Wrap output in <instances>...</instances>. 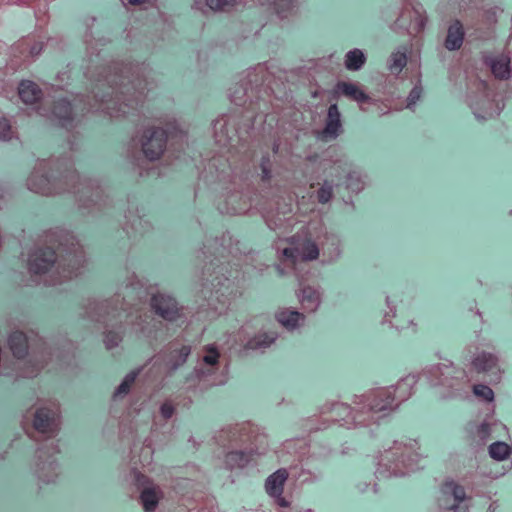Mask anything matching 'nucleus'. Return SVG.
Here are the masks:
<instances>
[{"instance_id":"nucleus-1","label":"nucleus","mask_w":512,"mask_h":512,"mask_svg":"<svg viewBox=\"0 0 512 512\" xmlns=\"http://www.w3.org/2000/svg\"><path fill=\"white\" fill-rule=\"evenodd\" d=\"M86 26L84 42L89 65L85 76L91 84V95H77L72 100L59 98L52 110H48L37 105L43 98V92L35 82L23 80L18 85V96L23 103L36 105L33 110L39 115L56 120L66 129L74 128L88 112L120 118L137 111L153 85L149 78L151 71L145 63L103 64L96 46L104 45L106 39L96 38L92 26L89 23Z\"/></svg>"},{"instance_id":"nucleus-2","label":"nucleus","mask_w":512,"mask_h":512,"mask_svg":"<svg viewBox=\"0 0 512 512\" xmlns=\"http://www.w3.org/2000/svg\"><path fill=\"white\" fill-rule=\"evenodd\" d=\"M438 387L445 397H456L467 392L472 382L468 372L451 361L426 366L419 374L401 378L396 385L379 387L355 395L352 405L356 407V418L363 426L378 423L395 412L400 404L413 394V387L419 379Z\"/></svg>"},{"instance_id":"nucleus-3","label":"nucleus","mask_w":512,"mask_h":512,"mask_svg":"<svg viewBox=\"0 0 512 512\" xmlns=\"http://www.w3.org/2000/svg\"><path fill=\"white\" fill-rule=\"evenodd\" d=\"M147 297L143 282L132 271L128 263L119 291L107 299H88L83 306V315L104 327L103 342L106 349L117 347L123 339L124 323L130 324L138 337L151 340L156 323L147 314L138 313L136 306Z\"/></svg>"},{"instance_id":"nucleus-4","label":"nucleus","mask_w":512,"mask_h":512,"mask_svg":"<svg viewBox=\"0 0 512 512\" xmlns=\"http://www.w3.org/2000/svg\"><path fill=\"white\" fill-rule=\"evenodd\" d=\"M28 190L42 196L73 194L78 208L93 213L107 207L108 196L98 179L81 177L70 157L38 160L26 180Z\"/></svg>"},{"instance_id":"nucleus-5","label":"nucleus","mask_w":512,"mask_h":512,"mask_svg":"<svg viewBox=\"0 0 512 512\" xmlns=\"http://www.w3.org/2000/svg\"><path fill=\"white\" fill-rule=\"evenodd\" d=\"M45 248L35 249L28 258V270L36 281L57 285L80 274L85 256L75 235L63 228L50 230Z\"/></svg>"},{"instance_id":"nucleus-6","label":"nucleus","mask_w":512,"mask_h":512,"mask_svg":"<svg viewBox=\"0 0 512 512\" xmlns=\"http://www.w3.org/2000/svg\"><path fill=\"white\" fill-rule=\"evenodd\" d=\"M275 249L285 262L293 264L297 260H320L323 265H331L342 257L343 241L337 232L327 228L321 220H312L295 235L276 241Z\"/></svg>"},{"instance_id":"nucleus-7","label":"nucleus","mask_w":512,"mask_h":512,"mask_svg":"<svg viewBox=\"0 0 512 512\" xmlns=\"http://www.w3.org/2000/svg\"><path fill=\"white\" fill-rule=\"evenodd\" d=\"M239 251L238 242H233L230 233L222 234L221 238L208 239L202 250L206 259L213 257L203 268L202 293L210 305H213L214 300L221 305L220 308L215 306L219 313L225 310L232 293V271L227 270V265L230 264L228 257H235Z\"/></svg>"},{"instance_id":"nucleus-8","label":"nucleus","mask_w":512,"mask_h":512,"mask_svg":"<svg viewBox=\"0 0 512 512\" xmlns=\"http://www.w3.org/2000/svg\"><path fill=\"white\" fill-rule=\"evenodd\" d=\"M219 440L223 443V462L227 469H245L269 449V437L264 427L244 422L223 429Z\"/></svg>"},{"instance_id":"nucleus-9","label":"nucleus","mask_w":512,"mask_h":512,"mask_svg":"<svg viewBox=\"0 0 512 512\" xmlns=\"http://www.w3.org/2000/svg\"><path fill=\"white\" fill-rule=\"evenodd\" d=\"M414 439L394 440L375 456L374 475L378 480L410 477L425 467V457Z\"/></svg>"},{"instance_id":"nucleus-10","label":"nucleus","mask_w":512,"mask_h":512,"mask_svg":"<svg viewBox=\"0 0 512 512\" xmlns=\"http://www.w3.org/2000/svg\"><path fill=\"white\" fill-rule=\"evenodd\" d=\"M208 169L216 170L220 182H224L226 177L230 178L223 199L218 204L219 211L230 215H241L249 211L253 199L248 175L238 174L221 157L211 159Z\"/></svg>"},{"instance_id":"nucleus-11","label":"nucleus","mask_w":512,"mask_h":512,"mask_svg":"<svg viewBox=\"0 0 512 512\" xmlns=\"http://www.w3.org/2000/svg\"><path fill=\"white\" fill-rule=\"evenodd\" d=\"M142 369L140 367L127 373L112 395L115 402L127 400V412L132 418L131 429L136 437L148 425L151 418V412L148 410L150 396L138 381Z\"/></svg>"},{"instance_id":"nucleus-12","label":"nucleus","mask_w":512,"mask_h":512,"mask_svg":"<svg viewBox=\"0 0 512 512\" xmlns=\"http://www.w3.org/2000/svg\"><path fill=\"white\" fill-rule=\"evenodd\" d=\"M174 137L180 141L186 137L175 123L169 124L166 129L149 127L142 132L138 140H131L127 147V157L133 164L142 168L144 160L153 162L160 159L167 150L168 142Z\"/></svg>"},{"instance_id":"nucleus-13","label":"nucleus","mask_w":512,"mask_h":512,"mask_svg":"<svg viewBox=\"0 0 512 512\" xmlns=\"http://www.w3.org/2000/svg\"><path fill=\"white\" fill-rule=\"evenodd\" d=\"M272 81V73L268 66L258 64L248 69L241 80L230 88L229 97L237 106L245 107V118L250 120L256 110V102L268 95Z\"/></svg>"},{"instance_id":"nucleus-14","label":"nucleus","mask_w":512,"mask_h":512,"mask_svg":"<svg viewBox=\"0 0 512 512\" xmlns=\"http://www.w3.org/2000/svg\"><path fill=\"white\" fill-rule=\"evenodd\" d=\"M8 343L13 355L17 359L26 356L28 350L35 357V363L30 367H26L19 372V376L25 378L35 377L47 362L50 351L47 343L33 331L25 333L20 330L13 331L8 339Z\"/></svg>"},{"instance_id":"nucleus-15","label":"nucleus","mask_w":512,"mask_h":512,"mask_svg":"<svg viewBox=\"0 0 512 512\" xmlns=\"http://www.w3.org/2000/svg\"><path fill=\"white\" fill-rule=\"evenodd\" d=\"M308 452L309 444L305 438L286 440L279 451V458L283 464L288 463L290 458L292 461L288 466L277 469L266 480H296L299 478L309 480L312 476L311 472L302 464Z\"/></svg>"},{"instance_id":"nucleus-16","label":"nucleus","mask_w":512,"mask_h":512,"mask_svg":"<svg viewBox=\"0 0 512 512\" xmlns=\"http://www.w3.org/2000/svg\"><path fill=\"white\" fill-rule=\"evenodd\" d=\"M225 370L221 353L214 344H210L203 347L193 373L203 385L216 386L226 382Z\"/></svg>"},{"instance_id":"nucleus-17","label":"nucleus","mask_w":512,"mask_h":512,"mask_svg":"<svg viewBox=\"0 0 512 512\" xmlns=\"http://www.w3.org/2000/svg\"><path fill=\"white\" fill-rule=\"evenodd\" d=\"M238 117L235 115H222L213 123V136L215 142L230 151L240 142H246L250 136V125L238 127Z\"/></svg>"},{"instance_id":"nucleus-18","label":"nucleus","mask_w":512,"mask_h":512,"mask_svg":"<svg viewBox=\"0 0 512 512\" xmlns=\"http://www.w3.org/2000/svg\"><path fill=\"white\" fill-rule=\"evenodd\" d=\"M32 423L36 432L53 437L59 430V407L54 401L38 402L30 411Z\"/></svg>"},{"instance_id":"nucleus-19","label":"nucleus","mask_w":512,"mask_h":512,"mask_svg":"<svg viewBox=\"0 0 512 512\" xmlns=\"http://www.w3.org/2000/svg\"><path fill=\"white\" fill-rule=\"evenodd\" d=\"M464 352L471 354L470 358L467 359L471 371L488 377L490 384L498 383L501 380L503 370L501 368L500 358L496 353L479 349H476V351L472 353L470 347L465 349Z\"/></svg>"},{"instance_id":"nucleus-20","label":"nucleus","mask_w":512,"mask_h":512,"mask_svg":"<svg viewBox=\"0 0 512 512\" xmlns=\"http://www.w3.org/2000/svg\"><path fill=\"white\" fill-rule=\"evenodd\" d=\"M44 43L35 37H24L17 41L10 49L8 68L16 71L34 62L42 53Z\"/></svg>"},{"instance_id":"nucleus-21","label":"nucleus","mask_w":512,"mask_h":512,"mask_svg":"<svg viewBox=\"0 0 512 512\" xmlns=\"http://www.w3.org/2000/svg\"><path fill=\"white\" fill-rule=\"evenodd\" d=\"M60 452L54 441L43 443L36 451L32 470L39 478H52L60 475V465L56 455Z\"/></svg>"},{"instance_id":"nucleus-22","label":"nucleus","mask_w":512,"mask_h":512,"mask_svg":"<svg viewBox=\"0 0 512 512\" xmlns=\"http://www.w3.org/2000/svg\"><path fill=\"white\" fill-rule=\"evenodd\" d=\"M477 95L470 98V106L477 119L486 120L500 114L502 107L494 99V91L485 81H479L476 86Z\"/></svg>"},{"instance_id":"nucleus-23","label":"nucleus","mask_w":512,"mask_h":512,"mask_svg":"<svg viewBox=\"0 0 512 512\" xmlns=\"http://www.w3.org/2000/svg\"><path fill=\"white\" fill-rule=\"evenodd\" d=\"M168 440H163V436L155 437L150 433L145 439L141 442H134L133 447L131 449L132 453V461L135 465L132 468L133 479L132 480H150L146 475L145 471H140L137 468V465L140 464L142 468L149 466L153 460L154 454V442L166 443Z\"/></svg>"},{"instance_id":"nucleus-24","label":"nucleus","mask_w":512,"mask_h":512,"mask_svg":"<svg viewBox=\"0 0 512 512\" xmlns=\"http://www.w3.org/2000/svg\"><path fill=\"white\" fill-rule=\"evenodd\" d=\"M427 17L422 5H405L394 23V30L417 35L423 31Z\"/></svg>"},{"instance_id":"nucleus-25","label":"nucleus","mask_w":512,"mask_h":512,"mask_svg":"<svg viewBox=\"0 0 512 512\" xmlns=\"http://www.w3.org/2000/svg\"><path fill=\"white\" fill-rule=\"evenodd\" d=\"M321 415L327 416L324 422H337L341 426L348 429L356 427H364L360 424L356 416L355 405H347L345 403H328L321 408Z\"/></svg>"},{"instance_id":"nucleus-26","label":"nucleus","mask_w":512,"mask_h":512,"mask_svg":"<svg viewBox=\"0 0 512 512\" xmlns=\"http://www.w3.org/2000/svg\"><path fill=\"white\" fill-rule=\"evenodd\" d=\"M178 403L171 398H166L159 406L158 414L151 412L152 424L150 426L152 436H163V440H169L171 430L167 425V421L172 419L176 414Z\"/></svg>"},{"instance_id":"nucleus-27","label":"nucleus","mask_w":512,"mask_h":512,"mask_svg":"<svg viewBox=\"0 0 512 512\" xmlns=\"http://www.w3.org/2000/svg\"><path fill=\"white\" fill-rule=\"evenodd\" d=\"M151 307L158 316L167 321H176L185 316V308L166 293L154 294L151 297Z\"/></svg>"},{"instance_id":"nucleus-28","label":"nucleus","mask_w":512,"mask_h":512,"mask_svg":"<svg viewBox=\"0 0 512 512\" xmlns=\"http://www.w3.org/2000/svg\"><path fill=\"white\" fill-rule=\"evenodd\" d=\"M275 204V209L263 211V218L269 229L274 231L283 229L284 233L292 226L291 217L287 216L292 213L291 198H289V202L283 200V203H281L278 200Z\"/></svg>"},{"instance_id":"nucleus-29","label":"nucleus","mask_w":512,"mask_h":512,"mask_svg":"<svg viewBox=\"0 0 512 512\" xmlns=\"http://www.w3.org/2000/svg\"><path fill=\"white\" fill-rule=\"evenodd\" d=\"M485 67L499 80H507L511 76L512 64L508 53L491 52L482 56Z\"/></svg>"},{"instance_id":"nucleus-30","label":"nucleus","mask_w":512,"mask_h":512,"mask_svg":"<svg viewBox=\"0 0 512 512\" xmlns=\"http://www.w3.org/2000/svg\"><path fill=\"white\" fill-rule=\"evenodd\" d=\"M126 223L124 230L129 237L136 238L148 233L152 228V223L148 216L141 210H129L125 216Z\"/></svg>"},{"instance_id":"nucleus-31","label":"nucleus","mask_w":512,"mask_h":512,"mask_svg":"<svg viewBox=\"0 0 512 512\" xmlns=\"http://www.w3.org/2000/svg\"><path fill=\"white\" fill-rule=\"evenodd\" d=\"M191 353V347L180 341L171 342L163 356L164 364L169 372L177 370L183 365Z\"/></svg>"},{"instance_id":"nucleus-32","label":"nucleus","mask_w":512,"mask_h":512,"mask_svg":"<svg viewBox=\"0 0 512 512\" xmlns=\"http://www.w3.org/2000/svg\"><path fill=\"white\" fill-rule=\"evenodd\" d=\"M323 290L320 286L305 285L297 292L298 300L304 311H317L322 302Z\"/></svg>"},{"instance_id":"nucleus-33","label":"nucleus","mask_w":512,"mask_h":512,"mask_svg":"<svg viewBox=\"0 0 512 512\" xmlns=\"http://www.w3.org/2000/svg\"><path fill=\"white\" fill-rule=\"evenodd\" d=\"M275 319L284 329L295 331L304 326L306 317L295 308L283 307L276 311Z\"/></svg>"},{"instance_id":"nucleus-34","label":"nucleus","mask_w":512,"mask_h":512,"mask_svg":"<svg viewBox=\"0 0 512 512\" xmlns=\"http://www.w3.org/2000/svg\"><path fill=\"white\" fill-rule=\"evenodd\" d=\"M337 90L345 97L356 101L361 110H365L364 104H372L373 99L365 93L363 86L358 82H339Z\"/></svg>"},{"instance_id":"nucleus-35","label":"nucleus","mask_w":512,"mask_h":512,"mask_svg":"<svg viewBox=\"0 0 512 512\" xmlns=\"http://www.w3.org/2000/svg\"><path fill=\"white\" fill-rule=\"evenodd\" d=\"M464 36L465 31L462 23L459 20L452 21L447 29V35L444 41L445 48L449 51L460 49L464 41Z\"/></svg>"},{"instance_id":"nucleus-36","label":"nucleus","mask_w":512,"mask_h":512,"mask_svg":"<svg viewBox=\"0 0 512 512\" xmlns=\"http://www.w3.org/2000/svg\"><path fill=\"white\" fill-rule=\"evenodd\" d=\"M342 132V124L340 112L336 104H332L328 108L326 125L323 131L324 137L335 139Z\"/></svg>"},{"instance_id":"nucleus-37","label":"nucleus","mask_w":512,"mask_h":512,"mask_svg":"<svg viewBox=\"0 0 512 512\" xmlns=\"http://www.w3.org/2000/svg\"><path fill=\"white\" fill-rule=\"evenodd\" d=\"M277 337L278 334L275 331L259 332L247 341L245 348L264 352L276 341Z\"/></svg>"},{"instance_id":"nucleus-38","label":"nucleus","mask_w":512,"mask_h":512,"mask_svg":"<svg viewBox=\"0 0 512 512\" xmlns=\"http://www.w3.org/2000/svg\"><path fill=\"white\" fill-rule=\"evenodd\" d=\"M442 493L449 494L453 497L454 503L449 509H454L455 512H467V508H460L459 504L465 499V490L457 482H444L442 486Z\"/></svg>"},{"instance_id":"nucleus-39","label":"nucleus","mask_w":512,"mask_h":512,"mask_svg":"<svg viewBox=\"0 0 512 512\" xmlns=\"http://www.w3.org/2000/svg\"><path fill=\"white\" fill-rule=\"evenodd\" d=\"M367 56L363 50L354 48L349 50L344 57V66L349 71H359L363 68Z\"/></svg>"},{"instance_id":"nucleus-40","label":"nucleus","mask_w":512,"mask_h":512,"mask_svg":"<svg viewBox=\"0 0 512 512\" xmlns=\"http://www.w3.org/2000/svg\"><path fill=\"white\" fill-rule=\"evenodd\" d=\"M236 4V0H195L194 7L202 12L207 10L226 11Z\"/></svg>"},{"instance_id":"nucleus-41","label":"nucleus","mask_w":512,"mask_h":512,"mask_svg":"<svg viewBox=\"0 0 512 512\" xmlns=\"http://www.w3.org/2000/svg\"><path fill=\"white\" fill-rule=\"evenodd\" d=\"M273 12L281 19L292 15L297 7L298 0H266Z\"/></svg>"},{"instance_id":"nucleus-42","label":"nucleus","mask_w":512,"mask_h":512,"mask_svg":"<svg viewBox=\"0 0 512 512\" xmlns=\"http://www.w3.org/2000/svg\"><path fill=\"white\" fill-rule=\"evenodd\" d=\"M407 64V55L406 49L404 47H399L396 51H394L388 61L387 67L391 74L398 75L402 69Z\"/></svg>"},{"instance_id":"nucleus-43","label":"nucleus","mask_w":512,"mask_h":512,"mask_svg":"<svg viewBox=\"0 0 512 512\" xmlns=\"http://www.w3.org/2000/svg\"><path fill=\"white\" fill-rule=\"evenodd\" d=\"M498 430H506V427L492 418L485 419L477 429V436L483 442L492 438Z\"/></svg>"},{"instance_id":"nucleus-44","label":"nucleus","mask_w":512,"mask_h":512,"mask_svg":"<svg viewBox=\"0 0 512 512\" xmlns=\"http://www.w3.org/2000/svg\"><path fill=\"white\" fill-rule=\"evenodd\" d=\"M198 468L193 464L185 466L172 467L168 471L169 477L173 480H191L192 477H197Z\"/></svg>"},{"instance_id":"nucleus-45","label":"nucleus","mask_w":512,"mask_h":512,"mask_svg":"<svg viewBox=\"0 0 512 512\" xmlns=\"http://www.w3.org/2000/svg\"><path fill=\"white\" fill-rule=\"evenodd\" d=\"M511 452L512 447L502 441H496L489 446V455L498 461L505 460Z\"/></svg>"},{"instance_id":"nucleus-46","label":"nucleus","mask_w":512,"mask_h":512,"mask_svg":"<svg viewBox=\"0 0 512 512\" xmlns=\"http://www.w3.org/2000/svg\"><path fill=\"white\" fill-rule=\"evenodd\" d=\"M285 482H265L266 492L277 499V503L282 507H287L289 503L282 497Z\"/></svg>"},{"instance_id":"nucleus-47","label":"nucleus","mask_w":512,"mask_h":512,"mask_svg":"<svg viewBox=\"0 0 512 512\" xmlns=\"http://www.w3.org/2000/svg\"><path fill=\"white\" fill-rule=\"evenodd\" d=\"M347 188L352 192L358 193L364 189L365 181L360 171L352 170L347 175Z\"/></svg>"},{"instance_id":"nucleus-48","label":"nucleus","mask_w":512,"mask_h":512,"mask_svg":"<svg viewBox=\"0 0 512 512\" xmlns=\"http://www.w3.org/2000/svg\"><path fill=\"white\" fill-rule=\"evenodd\" d=\"M145 512H153L158 504L154 489H144L140 495Z\"/></svg>"},{"instance_id":"nucleus-49","label":"nucleus","mask_w":512,"mask_h":512,"mask_svg":"<svg viewBox=\"0 0 512 512\" xmlns=\"http://www.w3.org/2000/svg\"><path fill=\"white\" fill-rule=\"evenodd\" d=\"M17 137L16 129L6 117H0V141H10Z\"/></svg>"},{"instance_id":"nucleus-50","label":"nucleus","mask_w":512,"mask_h":512,"mask_svg":"<svg viewBox=\"0 0 512 512\" xmlns=\"http://www.w3.org/2000/svg\"><path fill=\"white\" fill-rule=\"evenodd\" d=\"M473 393L477 398L487 402H492L494 399L493 390L489 386L484 384H474Z\"/></svg>"},{"instance_id":"nucleus-51","label":"nucleus","mask_w":512,"mask_h":512,"mask_svg":"<svg viewBox=\"0 0 512 512\" xmlns=\"http://www.w3.org/2000/svg\"><path fill=\"white\" fill-rule=\"evenodd\" d=\"M501 13H502V10L500 8L493 6V7H488V8L483 9L480 12V16H481L482 22L485 25H491L497 21V18L499 16V14H501Z\"/></svg>"},{"instance_id":"nucleus-52","label":"nucleus","mask_w":512,"mask_h":512,"mask_svg":"<svg viewBox=\"0 0 512 512\" xmlns=\"http://www.w3.org/2000/svg\"><path fill=\"white\" fill-rule=\"evenodd\" d=\"M333 197V185L328 181H324L322 186L317 191L318 202L325 204Z\"/></svg>"},{"instance_id":"nucleus-53","label":"nucleus","mask_w":512,"mask_h":512,"mask_svg":"<svg viewBox=\"0 0 512 512\" xmlns=\"http://www.w3.org/2000/svg\"><path fill=\"white\" fill-rule=\"evenodd\" d=\"M422 92H423V89H422V86L420 85V83L415 84V86L412 88V90L410 91V93L407 97L406 107L408 109L413 110L417 101L420 100Z\"/></svg>"},{"instance_id":"nucleus-54","label":"nucleus","mask_w":512,"mask_h":512,"mask_svg":"<svg viewBox=\"0 0 512 512\" xmlns=\"http://www.w3.org/2000/svg\"><path fill=\"white\" fill-rule=\"evenodd\" d=\"M261 179L264 182H267L271 179V168H272V162L269 158V156H264L262 158L261 164Z\"/></svg>"},{"instance_id":"nucleus-55","label":"nucleus","mask_w":512,"mask_h":512,"mask_svg":"<svg viewBox=\"0 0 512 512\" xmlns=\"http://www.w3.org/2000/svg\"><path fill=\"white\" fill-rule=\"evenodd\" d=\"M386 305L389 311H386L384 314L385 321H388L389 317H394L396 313V306L394 302L390 299V297H386Z\"/></svg>"},{"instance_id":"nucleus-56","label":"nucleus","mask_w":512,"mask_h":512,"mask_svg":"<svg viewBox=\"0 0 512 512\" xmlns=\"http://www.w3.org/2000/svg\"><path fill=\"white\" fill-rule=\"evenodd\" d=\"M314 422L315 420L312 419V418H308L306 420L303 421V426L305 427L306 430H308L309 432H312V431H318V430H321L322 427H318V426H315L314 425ZM325 427H323L324 429Z\"/></svg>"},{"instance_id":"nucleus-57","label":"nucleus","mask_w":512,"mask_h":512,"mask_svg":"<svg viewBox=\"0 0 512 512\" xmlns=\"http://www.w3.org/2000/svg\"><path fill=\"white\" fill-rule=\"evenodd\" d=\"M152 0H128V3L131 5H142L146 3H150Z\"/></svg>"},{"instance_id":"nucleus-58","label":"nucleus","mask_w":512,"mask_h":512,"mask_svg":"<svg viewBox=\"0 0 512 512\" xmlns=\"http://www.w3.org/2000/svg\"><path fill=\"white\" fill-rule=\"evenodd\" d=\"M278 148H279L278 144H274V146H273L274 153L278 152Z\"/></svg>"},{"instance_id":"nucleus-59","label":"nucleus","mask_w":512,"mask_h":512,"mask_svg":"<svg viewBox=\"0 0 512 512\" xmlns=\"http://www.w3.org/2000/svg\"><path fill=\"white\" fill-rule=\"evenodd\" d=\"M278 270H279L280 274L284 273L283 270L280 267H278Z\"/></svg>"}]
</instances>
